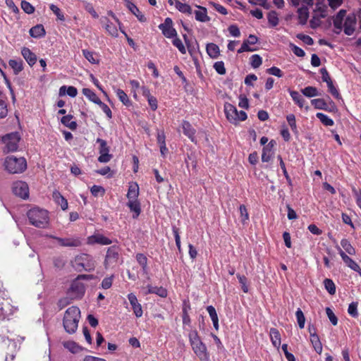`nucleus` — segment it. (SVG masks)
<instances>
[{
    "instance_id": "f257e3e1",
    "label": "nucleus",
    "mask_w": 361,
    "mask_h": 361,
    "mask_svg": "<svg viewBox=\"0 0 361 361\" xmlns=\"http://www.w3.org/2000/svg\"><path fill=\"white\" fill-rule=\"evenodd\" d=\"M80 317V310L78 307L72 306L66 310L63 325L68 334H72L76 331Z\"/></svg>"
},
{
    "instance_id": "f03ea898",
    "label": "nucleus",
    "mask_w": 361,
    "mask_h": 361,
    "mask_svg": "<svg viewBox=\"0 0 361 361\" xmlns=\"http://www.w3.org/2000/svg\"><path fill=\"white\" fill-rule=\"evenodd\" d=\"M30 223L35 227L44 228L49 224V212L39 207H33L27 213Z\"/></svg>"
},
{
    "instance_id": "7ed1b4c3",
    "label": "nucleus",
    "mask_w": 361,
    "mask_h": 361,
    "mask_svg": "<svg viewBox=\"0 0 361 361\" xmlns=\"http://www.w3.org/2000/svg\"><path fill=\"white\" fill-rule=\"evenodd\" d=\"M189 341L195 355L202 361L209 360L207 347L201 341L196 330L191 331L189 334Z\"/></svg>"
},
{
    "instance_id": "20e7f679",
    "label": "nucleus",
    "mask_w": 361,
    "mask_h": 361,
    "mask_svg": "<svg viewBox=\"0 0 361 361\" xmlns=\"http://www.w3.org/2000/svg\"><path fill=\"white\" fill-rule=\"evenodd\" d=\"M224 113L228 121L233 124L247 118V114L244 111H238L235 106L228 102L224 104Z\"/></svg>"
},
{
    "instance_id": "39448f33",
    "label": "nucleus",
    "mask_w": 361,
    "mask_h": 361,
    "mask_svg": "<svg viewBox=\"0 0 361 361\" xmlns=\"http://www.w3.org/2000/svg\"><path fill=\"white\" fill-rule=\"evenodd\" d=\"M75 269L79 271H92L95 268V261L87 254L82 253L75 258Z\"/></svg>"
},
{
    "instance_id": "423d86ee",
    "label": "nucleus",
    "mask_w": 361,
    "mask_h": 361,
    "mask_svg": "<svg viewBox=\"0 0 361 361\" xmlns=\"http://www.w3.org/2000/svg\"><path fill=\"white\" fill-rule=\"evenodd\" d=\"M20 136L18 133H11L4 135L2 137V142L5 145L4 151L6 152H13L18 149Z\"/></svg>"
},
{
    "instance_id": "0eeeda50",
    "label": "nucleus",
    "mask_w": 361,
    "mask_h": 361,
    "mask_svg": "<svg viewBox=\"0 0 361 361\" xmlns=\"http://www.w3.org/2000/svg\"><path fill=\"white\" fill-rule=\"evenodd\" d=\"M4 166L10 173H22L27 169L26 159H5Z\"/></svg>"
},
{
    "instance_id": "6e6552de",
    "label": "nucleus",
    "mask_w": 361,
    "mask_h": 361,
    "mask_svg": "<svg viewBox=\"0 0 361 361\" xmlns=\"http://www.w3.org/2000/svg\"><path fill=\"white\" fill-rule=\"evenodd\" d=\"M159 28L166 38H173V37H176L178 34L176 29L173 27V21L170 18H166L164 23H161L159 25Z\"/></svg>"
},
{
    "instance_id": "1a4fd4ad",
    "label": "nucleus",
    "mask_w": 361,
    "mask_h": 361,
    "mask_svg": "<svg viewBox=\"0 0 361 361\" xmlns=\"http://www.w3.org/2000/svg\"><path fill=\"white\" fill-rule=\"evenodd\" d=\"M85 288L84 284L75 279L72 282L68 289V294L74 298H81L85 294Z\"/></svg>"
},
{
    "instance_id": "9d476101",
    "label": "nucleus",
    "mask_w": 361,
    "mask_h": 361,
    "mask_svg": "<svg viewBox=\"0 0 361 361\" xmlns=\"http://www.w3.org/2000/svg\"><path fill=\"white\" fill-rule=\"evenodd\" d=\"M13 192L15 195L23 199H26L29 196V189L27 184L23 181L16 182L13 185Z\"/></svg>"
},
{
    "instance_id": "9b49d317",
    "label": "nucleus",
    "mask_w": 361,
    "mask_h": 361,
    "mask_svg": "<svg viewBox=\"0 0 361 361\" xmlns=\"http://www.w3.org/2000/svg\"><path fill=\"white\" fill-rule=\"evenodd\" d=\"M118 252L119 248L116 245H113L108 248L104 260V265L106 268L109 264H115L117 262L119 257Z\"/></svg>"
},
{
    "instance_id": "f8f14e48",
    "label": "nucleus",
    "mask_w": 361,
    "mask_h": 361,
    "mask_svg": "<svg viewBox=\"0 0 361 361\" xmlns=\"http://www.w3.org/2000/svg\"><path fill=\"white\" fill-rule=\"evenodd\" d=\"M181 128L183 133L188 137V138L193 143H197V139L195 137L196 130L192 127L191 123L186 120H183L181 122Z\"/></svg>"
},
{
    "instance_id": "ddd939ff",
    "label": "nucleus",
    "mask_w": 361,
    "mask_h": 361,
    "mask_svg": "<svg viewBox=\"0 0 361 361\" xmlns=\"http://www.w3.org/2000/svg\"><path fill=\"white\" fill-rule=\"evenodd\" d=\"M356 16L354 13L346 16L343 25V31L346 35H352L355 30Z\"/></svg>"
},
{
    "instance_id": "4468645a",
    "label": "nucleus",
    "mask_w": 361,
    "mask_h": 361,
    "mask_svg": "<svg viewBox=\"0 0 361 361\" xmlns=\"http://www.w3.org/2000/svg\"><path fill=\"white\" fill-rule=\"evenodd\" d=\"M339 255L341 257L343 261L345 262V264L352 270L357 272L359 275L361 276V268L358 265V264L352 258H350L348 255H347L345 252H343L341 248H339Z\"/></svg>"
},
{
    "instance_id": "2eb2a0df",
    "label": "nucleus",
    "mask_w": 361,
    "mask_h": 361,
    "mask_svg": "<svg viewBox=\"0 0 361 361\" xmlns=\"http://www.w3.org/2000/svg\"><path fill=\"white\" fill-rule=\"evenodd\" d=\"M128 299L132 306L134 314L137 317H140L142 315V309L141 305L138 302L137 297L133 293L128 295Z\"/></svg>"
},
{
    "instance_id": "dca6fc26",
    "label": "nucleus",
    "mask_w": 361,
    "mask_h": 361,
    "mask_svg": "<svg viewBox=\"0 0 361 361\" xmlns=\"http://www.w3.org/2000/svg\"><path fill=\"white\" fill-rule=\"evenodd\" d=\"M21 54L30 66L32 67L36 63L37 61V55L29 48L25 47H23L21 49Z\"/></svg>"
},
{
    "instance_id": "f3484780",
    "label": "nucleus",
    "mask_w": 361,
    "mask_h": 361,
    "mask_svg": "<svg viewBox=\"0 0 361 361\" xmlns=\"http://www.w3.org/2000/svg\"><path fill=\"white\" fill-rule=\"evenodd\" d=\"M57 240L61 246L63 247H78L81 245V242L78 238H62L59 237H53Z\"/></svg>"
},
{
    "instance_id": "a211bd4d",
    "label": "nucleus",
    "mask_w": 361,
    "mask_h": 361,
    "mask_svg": "<svg viewBox=\"0 0 361 361\" xmlns=\"http://www.w3.org/2000/svg\"><path fill=\"white\" fill-rule=\"evenodd\" d=\"M345 15L346 11L341 9L337 13L336 16L334 18V26L335 29L337 30L336 31H335V32H336L337 34L340 33V32L342 30L343 21Z\"/></svg>"
},
{
    "instance_id": "6ab92c4d",
    "label": "nucleus",
    "mask_w": 361,
    "mask_h": 361,
    "mask_svg": "<svg viewBox=\"0 0 361 361\" xmlns=\"http://www.w3.org/2000/svg\"><path fill=\"white\" fill-rule=\"evenodd\" d=\"M53 200L55 202L61 206V208L63 210H66L68 209V201L59 192L58 190H54L52 194Z\"/></svg>"
},
{
    "instance_id": "aec40b11",
    "label": "nucleus",
    "mask_w": 361,
    "mask_h": 361,
    "mask_svg": "<svg viewBox=\"0 0 361 361\" xmlns=\"http://www.w3.org/2000/svg\"><path fill=\"white\" fill-rule=\"evenodd\" d=\"M269 335L272 345L275 348L279 349L281 343V334L279 331L277 329L271 328Z\"/></svg>"
},
{
    "instance_id": "412c9836",
    "label": "nucleus",
    "mask_w": 361,
    "mask_h": 361,
    "mask_svg": "<svg viewBox=\"0 0 361 361\" xmlns=\"http://www.w3.org/2000/svg\"><path fill=\"white\" fill-rule=\"evenodd\" d=\"M97 143L99 145V150L100 156L98 158H111V155L109 154V149L106 142L103 139L97 138Z\"/></svg>"
},
{
    "instance_id": "4be33fe9",
    "label": "nucleus",
    "mask_w": 361,
    "mask_h": 361,
    "mask_svg": "<svg viewBox=\"0 0 361 361\" xmlns=\"http://www.w3.org/2000/svg\"><path fill=\"white\" fill-rule=\"evenodd\" d=\"M127 206L131 212H134L133 219H137L141 212L140 203L137 199L128 200Z\"/></svg>"
},
{
    "instance_id": "5701e85b",
    "label": "nucleus",
    "mask_w": 361,
    "mask_h": 361,
    "mask_svg": "<svg viewBox=\"0 0 361 361\" xmlns=\"http://www.w3.org/2000/svg\"><path fill=\"white\" fill-rule=\"evenodd\" d=\"M200 9L199 11H195V19L200 22H208L210 20V18L207 16V11L205 7L197 6Z\"/></svg>"
},
{
    "instance_id": "b1692460",
    "label": "nucleus",
    "mask_w": 361,
    "mask_h": 361,
    "mask_svg": "<svg viewBox=\"0 0 361 361\" xmlns=\"http://www.w3.org/2000/svg\"><path fill=\"white\" fill-rule=\"evenodd\" d=\"M298 20L300 24L305 25L309 18V9L307 6H302L298 9Z\"/></svg>"
},
{
    "instance_id": "393cba45",
    "label": "nucleus",
    "mask_w": 361,
    "mask_h": 361,
    "mask_svg": "<svg viewBox=\"0 0 361 361\" xmlns=\"http://www.w3.org/2000/svg\"><path fill=\"white\" fill-rule=\"evenodd\" d=\"M8 65L13 71L15 75H18L23 70V61L21 59H10Z\"/></svg>"
},
{
    "instance_id": "a878e982",
    "label": "nucleus",
    "mask_w": 361,
    "mask_h": 361,
    "mask_svg": "<svg viewBox=\"0 0 361 361\" xmlns=\"http://www.w3.org/2000/svg\"><path fill=\"white\" fill-rule=\"evenodd\" d=\"M61 122L63 125L72 130H75L78 126L76 121H73V116L70 114L63 116L61 119Z\"/></svg>"
},
{
    "instance_id": "bb28decb",
    "label": "nucleus",
    "mask_w": 361,
    "mask_h": 361,
    "mask_svg": "<svg viewBox=\"0 0 361 361\" xmlns=\"http://www.w3.org/2000/svg\"><path fill=\"white\" fill-rule=\"evenodd\" d=\"M127 6L128 9L133 13L140 22L146 21L145 15L139 10V8L132 2L128 1Z\"/></svg>"
},
{
    "instance_id": "cd10ccee",
    "label": "nucleus",
    "mask_w": 361,
    "mask_h": 361,
    "mask_svg": "<svg viewBox=\"0 0 361 361\" xmlns=\"http://www.w3.org/2000/svg\"><path fill=\"white\" fill-rule=\"evenodd\" d=\"M30 35L31 37L35 38L42 37L45 35V30L44 26L41 24H38L34 27H32L30 30Z\"/></svg>"
},
{
    "instance_id": "c85d7f7f",
    "label": "nucleus",
    "mask_w": 361,
    "mask_h": 361,
    "mask_svg": "<svg viewBox=\"0 0 361 361\" xmlns=\"http://www.w3.org/2000/svg\"><path fill=\"white\" fill-rule=\"evenodd\" d=\"M147 293H154L158 295L161 298H166L167 296V290L166 288L162 286H152L150 285L147 286Z\"/></svg>"
},
{
    "instance_id": "c756f323",
    "label": "nucleus",
    "mask_w": 361,
    "mask_h": 361,
    "mask_svg": "<svg viewBox=\"0 0 361 361\" xmlns=\"http://www.w3.org/2000/svg\"><path fill=\"white\" fill-rule=\"evenodd\" d=\"M139 195V187L136 183H133L129 185L127 197L128 200H136Z\"/></svg>"
},
{
    "instance_id": "7c9ffc66",
    "label": "nucleus",
    "mask_w": 361,
    "mask_h": 361,
    "mask_svg": "<svg viewBox=\"0 0 361 361\" xmlns=\"http://www.w3.org/2000/svg\"><path fill=\"white\" fill-rule=\"evenodd\" d=\"M89 240L92 243H96L100 245H110L112 243L110 239L100 234L94 235L90 237Z\"/></svg>"
},
{
    "instance_id": "2f4dec72",
    "label": "nucleus",
    "mask_w": 361,
    "mask_h": 361,
    "mask_svg": "<svg viewBox=\"0 0 361 361\" xmlns=\"http://www.w3.org/2000/svg\"><path fill=\"white\" fill-rule=\"evenodd\" d=\"M208 55L213 59H216L219 56L220 50L219 47L214 43H209L206 47Z\"/></svg>"
},
{
    "instance_id": "473e14b6",
    "label": "nucleus",
    "mask_w": 361,
    "mask_h": 361,
    "mask_svg": "<svg viewBox=\"0 0 361 361\" xmlns=\"http://www.w3.org/2000/svg\"><path fill=\"white\" fill-rule=\"evenodd\" d=\"M312 105L316 109H322L325 111H331V110L329 109V105L325 102L324 99H314L311 100Z\"/></svg>"
},
{
    "instance_id": "72a5a7b5",
    "label": "nucleus",
    "mask_w": 361,
    "mask_h": 361,
    "mask_svg": "<svg viewBox=\"0 0 361 361\" xmlns=\"http://www.w3.org/2000/svg\"><path fill=\"white\" fill-rule=\"evenodd\" d=\"M66 93L71 97H75L78 94V90L73 86H69L66 87V86L63 85L59 89V95L62 96L64 95Z\"/></svg>"
},
{
    "instance_id": "f704fd0d",
    "label": "nucleus",
    "mask_w": 361,
    "mask_h": 361,
    "mask_svg": "<svg viewBox=\"0 0 361 361\" xmlns=\"http://www.w3.org/2000/svg\"><path fill=\"white\" fill-rule=\"evenodd\" d=\"M290 95L294 102L300 107L302 108L305 103V99L295 90H290Z\"/></svg>"
},
{
    "instance_id": "c9c22d12",
    "label": "nucleus",
    "mask_w": 361,
    "mask_h": 361,
    "mask_svg": "<svg viewBox=\"0 0 361 361\" xmlns=\"http://www.w3.org/2000/svg\"><path fill=\"white\" fill-rule=\"evenodd\" d=\"M116 92L119 100L123 103V105L126 106H130L132 105V102L129 99L128 96L123 90L117 89Z\"/></svg>"
},
{
    "instance_id": "e433bc0d",
    "label": "nucleus",
    "mask_w": 361,
    "mask_h": 361,
    "mask_svg": "<svg viewBox=\"0 0 361 361\" xmlns=\"http://www.w3.org/2000/svg\"><path fill=\"white\" fill-rule=\"evenodd\" d=\"M310 341L314 348V350L318 353L321 354L322 352V344L320 341L319 337L318 335H312L310 337Z\"/></svg>"
},
{
    "instance_id": "4c0bfd02",
    "label": "nucleus",
    "mask_w": 361,
    "mask_h": 361,
    "mask_svg": "<svg viewBox=\"0 0 361 361\" xmlns=\"http://www.w3.org/2000/svg\"><path fill=\"white\" fill-rule=\"evenodd\" d=\"M82 92L90 101L96 104L101 100L97 95L89 88H83Z\"/></svg>"
},
{
    "instance_id": "58836bf2",
    "label": "nucleus",
    "mask_w": 361,
    "mask_h": 361,
    "mask_svg": "<svg viewBox=\"0 0 361 361\" xmlns=\"http://www.w3.org/2000/svg\"><path fill=\"white\" fill-rule=\"evenodd\" d=\"M82 54L84 57L91 63L97 64L99 63V59L96 57V54L93 51L83 49Z\"/></svg>"
},
{
    "instance_id": "ea45409f",
    "label": "nucleus",
    "mask_w": 361,
    "mask_h": 361,
    "mask_svg": "<svg viewBox=\"0 0 361 361\" xmlns=\"http://www.w3.org/2000/svg\"><path fill=\"white\" fill-rule=\"evenodd\" d=\"M301 92L307 97H314L318 96L319 94L315 87L307 86L301 90Z\"/></svg>"
},
{
    "instance_id": "a19ab883",
    "label": "nucleus",
    "mask_w": 361,
    "mask_h": 361,
    "mask_svg": "<svg viewBox=\"0 0 361 361\" xmlns=\"http://www.w3.org/2000/svg\"><path fill=\"white\" fill-rule=\"evenodd\" d=\"M324 286L330 295H334L336 293V285L332 279H325L324 280Z\"/></svg>"
},
{
    "instance_id": "79ce46f5",
    "label": "nucleus",
    "mask_w": 361,
    "mask_h": 361,
    "mask_svg": "<svg viewBox=\"0 0 361 361\" xmlns=\"http://www.w3.org/2000/svg\"><path fill=\"white\" fill-rule=\"evenodd\" d=\"M316 116L326 126H332L334 124L333 119L323 113L318 112L317 113Z\"/></svg>"
},
{
    "instance_id": "37998d69",
    "label": "nucleus",
    "mask_w": 361,
    "mask_h": 361,
    "mask_svg": "<svg viewBox=\"0 0 361 361\" xmlns=\"http://www.w3.org/2000/svg\"><path fill=\"white\" fill-rule=\"evenodd\" d=\"M176 8L181 13L191 14L192 8L190 5L184 3H181L179 1H176Z\"/></svg>"
},
{
    "instance_id": "c03bdc74",
    "label": "nucleus",
    "mask_w": 361,
    "mask_h": 361,
    "mask_svg": "<svg viewBox=\"0 0 361 361\" xmlns=\"http://www.w3.org/2000/svg\"><path fill=\"white\" fill-rule=\"evenodd\" d=\"M276 145L275 140H271L265 147H264L262 158H270V152Z\"/></svg>"
},
{
    "instance_id": "a18cd8bd",
    "label": "nucleus",
    "mask_w": 361,
    "mask_h": 361,
    "mask_svg": "<svg viewBox=\"0 0 361 361\" xmlns=\"http://www.w3.org/2000/svg\"><path fill=\"white\" fill-rule=\"evenodd\" d=\"M188 310H190V305L188 302L184 301L182 315L183 324H190V318L188 313Z\"/></svg>"
},
{
    "instance_id": "49530a36",
    "label": "nucleus",
    "mask_w": 361,
    "mask_h": 361,
    "mask_svg": "<svg viewBox=\"0 0 361 361\" xmlns=\"http://www.w3.org/2000/svg\"><path fill=\"white\" fill-rule=\"evenodd\" d=\"M172 44L182 54H185L186 53V48L182 42L181 39L178 37V35L176 37H173Z\"/></svg>"
},
{
    "instance_id": "de8ad7c7",
    "label": "nucleus",
    "mask_w": 361,
    "mask_h": 361,
    "mask_svg": "<svg viewBox=\"0 0 361 361\" xmlns=\"http://www.w3.org/2000/svg\"><path fill=\"white\" fill-rule=\"evenodd\" d=\"M267 19L271 27H276L279 24L278 13L274 11H271L268 13Z\"/></svg>"
},
{
    "instance_id": "09e8293b",
    "label": "nucleus",
    "mask_w": 361,
    "mask_h": 361,
    "mask_svg": "<svg viewBox=\"0 0 361 361\" xmlns=\"http://www.w3.org/2000/svg\"><path fill=\"white\" fill-rule=\"evenodd\" d=\"M63 346L73 353H77L81 350V348L74 341L64 342Z\"/></svg>"
},
{
    "instance_id": "8fccbe9b",
    "label": "nucleus",
    "mask_w": 361,
    "mask_h": 361,
    "mask_svg": "<svg viewBox=\"0 0 361 361\" xmlns=\"http://www.w3.org/2000/svg\"><path fill=\"white\" fill-rule=\"evenodd\" d=\"M341 245L342 247L345 250V252L349 255H355V249L351 245L347 239H342L341 241Z\"/></svg>"
},
{
    "instance_id": "3c124183",
    "label": "nucleus",
    "mask_w": 361,
    "mask_h": 361,
    "mask_svg": "<svg viewBox=\"0 0 361 361\" xmlns=\"http://www.w3.org/2000/svg\"><path fill=\"white\" fill-rule=\"evenodd\" d=\"M295 316L299 327L303 329L305 327V317L301 309L298 308L297 310Z\"/></svg>"
},
{
    "instance_id": "603ef678",
    "label": "nucleus",
    "mask_w": 361,
    "mask_h": 361,
    "mask_svg": "<svg viewBox=\"0 0 361 361\" xmlns=\"http://www.w3.org/2000/svg\"><path fill=\"white\" fill-rule=\"evenodd\" d=\"M250 65L252 68H257L259 67L262 63V57L258 54H253L250 58Z\"/></svg>"
},
{
    "instance_id": "864d4df0",
    "label": "nucleus",
    "mask_w": 361,
    "mask_h": 361,
    "mask_svg": "<svg viewBox=\"0 0 361 361\" xmlns=\"http://www.w3.org/2000/svg\"><path fill=\"white\" fill-rule=\"evenodd\" d=\"M136 260L139 264L142 267L143 271H146L147 267V258L142 253H137L136 255Z\"/></svg>"
},
{
    "instance_id": "5fc2aeb1",
    "label": "nucleus",
    "mask_w": 361,
    "mask_h": 361,
    "mask_svg": "<svg viewBox=\"0 0 361 361\" xmlns=\"http://www.w3.org/2000/svg\"><path fill=\"white\" fill-rule=\"evenodd\" d=\"M50 10L56 16L57 19L61 21L65 20V17L63 13L61 12V9L54 4H51L49 6Z\"/></svg>"
},
{
    "instance_id": "6e6d98bb",
    "label": "nucleus",
    "mask_w": 361,
    "mask_h": 361,
    "mask_svg": "<svg viewBox=\"0 0 361 361\" xmlns=\"http://www.w3.org/2000/svg\"><path fill=\"white\" fill-rule=\"evenodd\" d=\"M357 305L358 303L357 302H353L348 306V312L352 317H358Z\"/></svg>"
},
{
    "instance_id": "4d7b16f0",
    "label": "nucleus",
    "mask_w": 361,
    "mask_h": 361,
    "mask_svg": "<svg viewBox=\"0 0 361 361\" xmlns=\"http://www.w3.org/2000/svg\"><path fill=\"white\" fill-rule=\"evenodd\" d=\"M21 8L23 11L27 14H32L35 12V7L27 1H21Z\"/></svg>"
},
{
    "instance_id": "13d9d810",
    "label": "nucleus",
    "mask_w": 361,
    "mask_h": 361,
    "mask_svg": "<svg viewBox=\"0 0 361 361\" xmlns=\"http://www.w3.org/2000/svg\"><path fill=\"white\" fill-rule=\"evenodd\" d=\"M106 31L112 36V37H117L118 36V30L116 25L108 20L106 27H105Z\"/></svg>"
},
{
    "instance_id": "bf43d9fd",
    "label": "nucleus",
    "mask_w": 361,
    "mask_h": 361,
    "mask_svg": "<svg viewBox=\"0 0 361 361\" xmlns=\"http://www.w3.org/2000/svg\"><path fill=\"white\" fill-rule=\"evenodd\" d=\"M329 92L336 99H339L341 97L340 93L337 88L334 86L333 81L331 80L326 82Z\"/></svg>"
},
{
    "instance_id": "052dcab7",
    "label": "nucleus",
    "mask_w": 361,
    "mask_h": 361,
    "mask_svg": "<svg viewBox=\"0 0 361 361\" xmlns=\"http://www.w3.org/2000/svg\"><path fill=\"white\" fill-rule=\"evenodd\" d=\"M286 120H287L288 123L290 126L291 130L293 132L297 133L298 130H297V125H296V121H295V115L293 114H288L286 116Z\"/></svg>"
},
{
    "instance_id": "680f3d73",
    "label": "nucleus",
    "mask_w": 361,
    "mask_h": 361,
    "mask_svg": "<svg viewBox=\"0 0 361 361\" xmlns=\"http://www.w3.org/2000/svg\"><path fill=\"white\" fill-rule=\"evenodd\" d=\"M97 104L99 105V106L102 109V110L104 111V113L106 114L108 118L111 119L112 118L111 110L110 109L107 104L102 102L101 100L99 101Z\"/></svg>"
},
{
    "instance_id": "e2e57ef3",
    "label": "nucleus",
    "mask_w": 361,
    "mask_h": 361,
    "mask_svg": "<svg viewBox=\"0 0 361 361\" xmlns=\"http://www.w3.org/2000/svg\"><path fill=\"white\" fill-rule=\"evenodd\" d=\"M53 264L55 268L61 269L66 264V261L61 257H55L53 258Z\"/></svg>"
},
{
    "instance_id": "0e129e2a",
    "label": "nucleus",
    "mask_w": 361,
    "mask_h": 361,
    "mask_svg": "<svg viewBox=\"0 0 361 361\" xmlns=\"http://www.w3.org/2000/svg\"><path fill=\"white\" fill-rule=\"evenodd\" d=\"M8 115V106L5 101L0 99V118H4Z\"/></svg>"
},
{
    "instance_id": "69168bd1",
    "label": "nucleus",
    "mask_w": 361,
    "mask_h": 361,
    "mask_svg": "<svg viewBox=\"0 0 361 361\" xmlns=\"http://www.w3.org/2000/svg\"><path fill=\"white\" fill-rule=\"evenodd\" d=\"M214 68L220 75H224L226 73V68L224 63L223 61H217L214 64Z\"/></svg>"
},
{
    "instance_id": "338daca9",
    "label": "nucleus",
    "mask_w": 361,
    "mask_h": 361,
    "mask_svg": "<svg viewBox=\"0 0 361 361\" xmlns=\"http://www.w3.org/2000/svg\"><path fill=\"white\" fill-rule=\"evenodd\" d=\"M269 74L273 75L274 76L281 78L283 75V72L280 68L276 66H272L267 70Z\"/></svg>"
},
{
    "instance_id": "774afa93",
    "label": "nucleus",
    "mask_w": 361,
    "mask_h": 361,
    "mask_svg": "<svg viewBox=\"0 0 361 361\" xmlns=\"http://www.w3.org/2000/svg\"><path fill=\"white\" fill-rule=\"evenodd\" d=\"M352 192L355 198L356 204L361 209V190H357L355 187L352 188Z\"/></svg>"
}]
</instances>
